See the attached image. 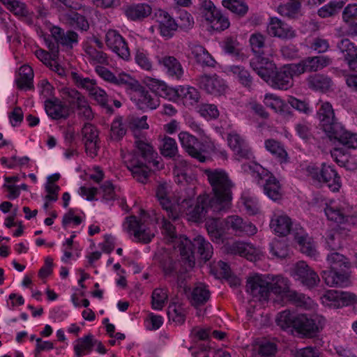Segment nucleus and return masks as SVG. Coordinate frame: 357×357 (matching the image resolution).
I'll return each mask as SVG.
<instances>
[{
  "label": "nucleus",
  "mask_w": 357,
  "mask_h": 357,
  "mask_svg": "<svg viewBox=\"0 0 357 357\" xmlns=\"http://www.w3.org/2000/svg\"><path fill=\"white\" fill-rule=\"evenodd\" d=\"M213 193L211 207L215 210L227 211L231 206L232 189L235 184L223 169H207L204 171Z\"/></svg>",
  "instance_id": "f257e3e1"
},
{
  "label": "nucleus",
  "mask_w": 357,
  "mask_h": 357,
  "mask_svg": "<svg viewBox=\"0 0 357 357\" xmlns=\"http://www.w3.org/2000/svg\"><path fill=\"white\" fill-rule=\"evenodd\" d=\"M157 155L151 144L141 139L135 140L128 168L137 181L142 183L146 182L151 165L158 168L159 162L155 160Z\"/></svg>",
  "instance_id": "f03ea898"
},
{
  "label": "nucleus",
  "mask_w": 357,
  "mask_h": 357,
  "mask_svg": "<svg viewBox=\"0 0 357 357\" xmlns=\"http://www.w3.org/2000/svg\"><path fill=\"white\" fill-rule=\"evenodd\" d=\"M177 248L180 252L182 263L186 271L192 269L195 264L194 250H197L199 257L204 262L208 261L213 255V247L209 242L198 236L193 241L188 238H180Z\"/></svg>",
  "instance_id": "7ed1b4c3"
},
{
  "label": "nucleus",
  "mask_w": 357,
  "mask_h": 357,
  "mask_svg": "<svg viewBox=\"0 0 357 357\" xmlns=\"http://www.w3.org/2000/svg\"><path fill=\"white\" fill-rule=\"evenodd\" d=\"M326 261L329 270L321 273L325 283L330 287L344 285L350 276L349 259L337 252H332L328 255Z\"/></svg>",
  "instance_id": "20e7f679"
},
{
  "label": "nucleus",
  "mask_w": 357,
  "mask_h": 357,
  "mask_svg": "<svg viewBox=\"0 0 357 357\" xmlns=\"http://www.w3.org/2000/svg\"><path fill=\"white\" fill-rule=\"evenodd\" d=\"M211 199L208 195H199L195 202L184 199L179 208V212L185 213L188 220L195 222H200L206 218L226 212L225 210H215L211 207Z\"/></svg>",
  "instance_id": "39448f33"
},
{
  "label": "nucleus",
  "mask_w": 357,
  "mask_h": 357,
  "mask_svg": "<svg viewBox=\"0 0 357 357\" xmlns=\"http://www.w3.org/2000/svg\"><path fill=\"white\" fill-rule=\"evenodd\" d=\"M325 319L317 314H299L294 320V329L303 336L312 337L319 332L324 325Z\"/></svg>",
  "instance_id": "423d86ee"
},
{
  "label": "nucleus",
  "mask_w": 357,
  "mask_h": 357,
  "mask_svg": "<svg viewBox=\"0 0 357 357\" xmlns=\"http://www.w3.org/2000/svg\"><path fill=\"white\" fill-rule=\"evenodd\" d=\"M317 116L319 121V126L328 138L337 129L340 128L341 124L337 122L334 109L330 102H324L321 103L317 112Z\"/></svg>",
  "instance_id": "0eeeda50"
},
{
  "label": "nucleus",
  "mask_w": 357,
  "mask_h": 357,
  "mask_svg": "<svg viewBox=\"0 0 357 357\" xmlns=\"http://www.w3.org/2000/svg\"><path fill=\"white\" fill-rule=\"evenodd\" d=\"M201 8L206 20L210 22L213 30L222 31L229 28L230 23L228 18L224 16L211 1H202Z\"/></svg>",
  "instance_id": "6e6552de"
},
{
  "label": "nucleus",
  "mask_w": 357,
  "mask_h": 357,
  "mask_svg": "<svg viewBox=\"0 0 357 357\" xmlns=\"http://www.w3.org/2000/svg\"><path fill=\"white\" fill-rule=\"evenodd\" d=\"M96 72L104 80L118 86H124L127 89L137 91L140 89V84L137 80L126 73H120L116 77L113 73L104 66L96 67Z\"/></svg>",
  "instance_id": "1a4fd4ad"
},
{
  "label": "nucleus",
  "mask_w": 357,
  "mask_h": 357,
  "mask_svg": "<svg viewBox=\"0 0 357 357\" xmlns=\"http://www.w3.org/2000/svg\"><path fill=\"white\" fill-rule=\"evenodd\" d=\"M197 84L207 93L215 96L222 95L227 89L223 79L216 75H202L196 78Z\"/></svg>",
  "instance_id": "9d476101"
},
{
  "label": "nucleus",
  "mask_w": 357,
  "mask_h": 357,
  "mask_svg": "<svg viewBox=\"0 0 357 357\" xmlns=\"http://www.w3.org/2000/svg\"><path fill=\"white\" fill-rule=\"evenodd\" d=\"M246 291L253 297L261 300H268L269 297L268 281L264 275H255L248 278Z\"/></svg>",
  "instance_id": "9b49d317"
},
{
  "label": "nucleus",
  "mask_w": 357,
  "mask_h": 357,
  "mask_svg": "<svg viewBox=\"0 0 357 357\" xmlns=\"http://www.w3.org/2000/svg\"><path fill=\"white\" fill-rule=\"evenodd\" d=\"M128 231L132 232L136 241L142 243H149L154 237V233L135 215L126 218Z\"/></svg>",
  "instance_id": "f8f14e48"
},
{
  "label": "nucleus",
  "mask_w": 357,
  "mask_h": 357,
  "mask_svg": "<svg viewBox=\"0 0 357 357\" xmlns=\"http://www.w3.org/2000/svg\"><path fill=\"white\" fill-rule=\"evenodd\" d=\"M178 138L181 146L191 157L201 162L206 161V156L202 155L204 151L202 149L203 144L197 137L188 132H181L178 135Z\"/></svg>",
  "instance_id": "ddd939ff"
},
{
  "label": "nucleus",
  "mask_w": 357,
  "mask_h": 357,
  "mask_svg": "<svg viewBox=\"0 0 357 357\" xmlns=\"http://www.w3.org/2000/svg\"><path fill=\"white\" fill-rule=\"evenodd\" d=\"M82 141L86 153L92 158L98 155L99 137L97 128L90 123H86L82 129Z\"/></svg>",
  "instance_id": "4468645a"
},
{
  "label": "nucleus",
  "mask_w": 357,
  "mask_h": 357,
  "mask_svg": "<svg viewBox=\"0 0 357 357\" xmlns=\"http://www.w3.org/2000/svg\"><path fill=\"white\" fill-rule=\"evenodd\" d=\"M294 275L296 280L309 288L314 287L320 281L317 273L303 261L296 263Z\"/></svg>",
  "instance_id": "2eb2a0df"
},
{
  "label": "nucleus",
  "mask_w": 357,
  "mask_h": 357,
  "mask_svg": "<svg viewBox=\"0 0 357 357\" xmlns=\"http://www.w3.org/2000/svg\"><path fill=\"white\" fill-rule=\"evenodd\" d=\"M105 41L107 47L119 57L127 60L130 57V51L123 38L115 30H109L106 33Z\"/></svg>",
  "instance_id": "dca6fc26"
},
{
  "label": "nucleus",
  "mask_w": 357,
  "mask_h": 357,
  "mask_svg": "<svg viewBox=\"0 0 357 357\" xmlns=\"http://www.w3.org/2000/svg\"><path fill=\"white\" fill-rule=\"evenodd\" d=\"M250 66L268 84L278 69L273 61L264 56H258L252 59Z\"/></svg>",
  "instance_id": "f3484780"
},
{
  "label": "nucleus",
  "mask_w": 357,
  "mask_h": 357,
  "mask_svg": "<svg viewBox=\"0 0 357 357\" xmlns=\"http://www.w3.org/2000/svg\"><path fill=\"white\" fill-rule=\"evenodd\" d=\"M330 303L328 305L334 308L352 305L357 303V296L354 293L342 291H328L324 296Z\"/></svg>",
  "instance_id": "a211bd4d"
},
{
  "label": "nucleus",
  "mask_w": 357,
  "mask_h": 357,
  "mask_svg": "<svg viewBox=\"0 0 357 357\" xmlns=\"http://www.w3.org/2000/svg\"><path fill=\"white\" fill-rule=\"evenodd\" d=\"M267 32L271 36L286 40L294 38L296 36L294 30L277 17L271 18L267 26Z\"/></svg>",
  "instance_id": "6ab92c4d"
},
{
  "label": "nucleus",
  "mask_w": 357,
  "mask_h": 357,
  "mask_svg": "<svg viewBox=\"0 0 357 357\" xmlns=\"http://www.w3.org/2000/svg\"><path fill=\"white\" fill-rule=\"evenodd\" d=\"M45 109L47 114L54 120L66 119L70 116V106L56 98L46 100Z\"/></svg>",
  "instance_id": "aec40b11"
},
{
  "label": "nucleus",
  "mask_w": 357,
  "mask_h": 357,
  "mask_svg": "<svg viewBox=\"0 0 357 357\" xmlns=\"http://www.w3.org/2000/svg\"><path fill=\"white\" fill-rule=\"evenodd\" d=\"M155 17L159 23L160 34L167 38H172L177 30L176 20L163 10L156 11L155 13Z\"/></svg>",
  "instance_id": "412c9836"
},
{
  "label": "nucleus",
  "mask_w": 357,
  "mask_h": 357,
  "mask_svg": "<svg viewBox=\"0 0 357 357\" xmlns=\"http://www.w3.org/2000/svg\"><path fill=\"white\" fill-rule=\"evenodd\" d=\"M50 31L54 40L63 47L71 50L78 43V34L73 30L64 31L61 27L53 26Z\"/></svg>",
  "instance_id": "4be33fe9"
},
{
  "label": "nucleus",
  "mask_w": 357,
  "mask_h": 357,
  "mask_svg": "<svg viewBox=\"0 0 357 357\" xmlns=\"http://www.w3.org/2000/svg\"><path fill=\"white\" fill-rule=\"evenodd\" d=\"M343 54L344 60L349 69L357 68V45L347 38L342 39L337 45Z\"/></svg>",
  "instance_id": "5701e85b"
},
{
  "label": "nucleus",
  "mask_w": 357,
  "mask_h": 357,
  "mask_svg": "<svg viewBox=\"0 0 357 357\" xmlns=\"http://www.w3.org/2000/svg\"><path fill=\"white\" fill-rule=\"evenodd\" d=\"M273 88L287 90L293 86V79L285 66L278 68L269 84Z\"/></svg>",
  "instance_id": "b1692460"
},
{
  "label": "nucleus",
  "mask_w": 357,
  "mask_h": 357,
  "mask_svg": "<svg viewBox=\"0 0 357 357\" xmlns=\"http://www.w3.org/2000/svg\"><path fill=\"white\" fill-rule=\"evenodd\" d=\"M152 13V8L148 3H133L125 8L126 16L132 21H142Z\"/></svg>",
  "instance_id": "393cba45"
},
{
  "label": "nucleus",
  "mask_w": 357,
  "mask_h": 357,
  "mask_svg": "<svg viewBox=\"0 0 357 357\" xmlns=\"http://www.w3.org/2000/svg\"><path fill=\"white\" fill-rule=\"evenodd\" d=\"M320 182L327 184L333 192L338 191L341 187L340 177L337 172L331 166L322 165L321 168Z\"/></svg>",
  "instance_id": "a878e982"
},
{
  "label": "nucleus",
  "mask_w": 357,
  "mask_h": 357,
  "mask_svg": "<svg viewBox=\"0 0 357 357\" xmlns=\"http://www.w3.org/2000/svg\"><path fill=\"white\" fill-rule=\"evenodd\" d=\"M225 248L228 254L238 255L250 261L255 259V256L254 255L255 249L249 244L244 242L236 241L231 244H227Z\"/></svg>",
  "instance_id": "bb28decb"
},
{
  "label": "nucleus",
  "mask_w": 357,
  "mask_h": 357,
  "mask_svg": "<svg viewBox=\"0 0 357 357\" xmlns=\"http://www.w3.org/2000/svg\"><path fill=\"white\" fill-rule=\"evenodd\" d=\"M158 63L162 66L169 75L180 78L183 73V68L180 62L174 56H157Z\"/></svg>",
  "instance_id": "cd10ccee"
},
{
  "label": "nucleus",
  "mask_w": 357,
  "mask_h": 357,
  "mask_svg": "<svg viewBox=\"0 0 357 357\" xmlns=\"http://www.w3.org/2000/svg\"><path fill=\"white\" fill-rule=\"evenodd\" d=\"M307 82L309 88L321 92L328 91L332 86V79L324 74H313L308 77Z\"/></svg>",
  "instance_id": "c85d7f7f"
},
{
  "label": "nucleus",
  "mask_w": 357,
  "mask_h": 357,
  "mask_svg": "<svg viewBox=\"0 0 357 357\" xmlns=\"http://www.w3.org/2000/svg\"><path fill=\"white\" fill-rule=\"evenodd\" d=\"M331 140H335L347 146L349 148H357V135L346 130L341 125L340 129H337L329 137Z\"/></svg>",
  "instance_id": "c756f323"
},
{
  "label": "nucleus",
  "mask_w": 357,
  "mask_h": 357,
  "mask_svg": "<svg viewBox=\"0 0 357 357\" xmlns=\"http://www.w3.org/2000/svg\"><path fill=\"white\" fill-rule=\"evenodd\" d=\"M225 223L229 228L236 231H244L250 234H254L257 231V228L252 224L243 222L241 218L236 215L227 217Z\"/></svg>",
  "instance_id": "7c9ffc66"
},
{
  "label": "nucleus",
  "mask_w": 357,
  "mask_h": 357,
  "mask_svg": "<svg viewBox=\"0 0 357 357\" xmlns=\"http://www.w3.org/2000/svg\"><path fill=\"white\" fill-rule=\"evenodd\" d=\"M211 292L207 287L203 283H199L192 289L190 303L192 306L197 307L204 305L209 300Z\"/></svg>",
  "instance_id": "2f4dec72"
},
{
  "label": "nucleus",
  "mask_w": 357,
  "mask_h": 357,
  "mask_svg": "<svg viewBox=\"0 0 357 357\" xmlns=\"http://www.w3.org/2000/svg\"><path fill=\"white\" fill-rule=\"evenodd\" d=\"M191 54L197 63L202 66L213 67L215 61L208 52L202 45H194L191 47Z\"/></svg>",
  "instance_id": "473e14b6"
},
{
  "label": "nucleus",
  "mask_w": 357,
  "mask_h": 357,
  "mask_svg": "<svg viewBox=\"0 0 357 357\" xmlns=\"http://www.w3.org/2000/svg\"><path fill=\"white\" fill-rule=\"evenodd\" d=\"M136 91H139L140 96L137 101V105L140 109H154L159 105V101L156 98V95L153 96L148 91H146L140 85V89Z\"/></svg>",
  "instance_id": "72a5a7b5"
},
{
  "label": "nucleus",
  "mask_w": 357,
  "mask_h": 357,
  "mask_svg": "<svg viewBox=\"0 0 357 357\" xmlns=\"http://www.w3.org/2000/svg\"><path fill=\"white\" fill-rule=\"evenodd\" d=\"M33 71L29 66H22L20 68L19 77L16 83L19 89H31L33 85Z\"/></svg>",
  "instance_id": "f704fd0d"
},
{
  "label": "nucleus",
  "mask_w": 357,
  "mask_h": 357,
  "mask_svg": "<svg viewBox=\"0 0 357 357\" xmlns=\"http://www.w3.org/2000/svg\"><path fill=\"white\" fill-rule=\"evenodd\" d=\"M270 226L276 233L281 236H286L291 230V221L289 217L280 215L273 218Z\"/></svg>",
  "instance_id": "c9c22d12"
},
{
  "label": "nucleus",
  "mask_w": 357,
  "mask_h": 357,
  "mask_svg": "<svg viewBox=\"0 0 357 357\" xmlns=\"http://www.w3.org/2000/svg\"><path fill=\"white\" fill-rule=\"evenodd\" d=\"M268 286L269 294L273 292L275 294H283L284 298L290 291L289 280L279 275L273 278L272 282L268 281Z\"/></svg>",
  "instance_id": "e433bc0d"
},
{
  "label": "nucleus",
  "mask_w": 357,
  "mask_h": 357,
  "mask_svg": "<svg viewBox=\"0 0 357 357\" xmlns=\"http://www.w3.org/2000/svg\"><path fill=\"white\" fill-rule=\"evenodd\" d=\"M160 150L161 155L165 158H173L174 160L179 158L177 144L175 139L172 137H164Z\"/></svg>",
  "instance_id": "4c0bfd02"
},
{
  "label": "nucleus",
  "mask_w": 357,
  "mask_h": 357,
  "mask_svg": "<svg viewBox=\"0 0 357 357\" xmlns=\"http://www.w3.org/2000/svg\"><path fill=\"white\" fill-rule=\"evenodd\" d=\"M264 190L265 194L273 201H277L282 198L280 183L274 176H270L266 180Z\"/></svg>",
  "instance_id": "58836bf2"
},
{
  "label": "nucleus",
  "mask_w": 357,
  "mask_h": 357,
  "mask_svg": "<svg viewBox=\"0 0 357 357\" xmlns=\"http://www.w3.org/2000/svg\"><path fill=\"white\" fill-rule=\"evenodd\" d=\"M250 45L256 57L263 56L266 54L268 47L265 43V37L259 33H255L250 37Z\"/></svg>",
  "instance_id": "ea45409f"
},
{
  "label": "nucleus",
  "mask_w": 357,
  "mask_h": 357,
  "mask_svg": "<svg viewBox=\"0 0 357 357\" xmlns=\"http://www.w3.org/2000/svg\"><path fill=\"white\" fill-rule=\"evenodd\" d=\"M265 146L281 163L287 162V153L279 142L273 139H267L265 141Z\"/></svg>",
  "instance_id": "a19ab883"
},
{
  "label": "nucleus",
  "mask_w": 357,
  "mask_h": 357,
  "mask_svg": "<svg viewBox=\"0 0 357 357\" xmlns=\"http://www.w3.org/2000/svg\"><path fill=\"white\" fill-rule=\"evenodd\" d=\"M291 304L296 307L307 308L311 305V299L305 294L298 293L294 290H291L287 294L285 298Z\"/></svg>",
  "instance_id": "79ce46f5"
},
{
  "label": "nucleus",
  "mask_w": 357,
  "mask_h": 357,
  "mask_svg": "<svg viewBox=\"0 0 357 357\" xmlns=\"http://www.w3.org/2000/svg\"><path fill=\"white\" fill-rule=\"evenodd\" d=\"M301 7L300 0H289L284 5H280L278 7V12L283 16L294 18L300 11Z\"/></svg>",
  "instance_id": "37998d69"
},
{
  "label": "nucleus",
  "mask_w": 357,
  "mask_h": 357,
  "mask_svg": "<svg viewBox=\"0 0 357 357\" xmlns=\"http://www.w3.org/2000/svg\"><path fill=\"white\" fill-rule=\"evenodd\" d=\"M0 1L16 16L27 17L29 14L26 6L23 2L17 0H0Z\"/></svg>",
  "instance_id": "c03bdc74"
},
{
  "label": "nucleus",
  "mask_w": 357,
  "mask_h": 357,
  "mask_svg": "<svg viewBox=\"0 0 357 357\" xmlns=\"http://www.w3.org/2000/svg\"><path fill=\"white\" fill-rule=\"evenodd\" d=\"M344 1H333L322 6L318 10V15L323 18L333 17L337 15L343 8Z\"/></svg>",
  "instance_id": "a18cd8bd"
},
{
  "label": "nucleus",
  "mask_w": 357,
  "mask_h": 357,
  "mask_svg": "<svg viewBox=\"0 0 357 357\" xmlns=\"http://www.w3.org/2000/svg\"><path fill=\"white\" fill-rule=\"evenodd\" d=\"M331 59L325 56L308 57L305 59L307 68L309 72H315L330 65Z\"/></svg>",
  "instance_id": "49530a36"
},
{
  "label": "nucleus",
  "mask_w": 357,
  "mask_h": 357,
  "mask_svg": "<svg viewBox=\"0 0 357 357\" xmlns=\"http://www.w3.org/2000/svg\"><path fill=\"white\" fill-rule=\"evenodd\" d=\"M222 4L239 17H243L248 11V5L240 0H223Z\"/></svg>",
  "instance_id": "de8ad7c7"
},
{
  "label": "nucleus",
  "mask_w": 357,
  "mask_h": 357,
  "mask_svg": "<svg viewBox=\"0 0 357 357\" xmlns=\"http://www.w3.org/2000/svg\"><path fill=\"white\" fill-rule=\"evenodd\" d=\"M231 72L236 75L239 82L248 89H251L252 86V77L248 70L240 66H233L231 67Z\"/></svg>",
  "instance_id": "09e8293b"
},
{
  "label": "nucleus",
  "mask_w": 357,
  "mask_h": 357,
  "mask_svg": "<svg viewBox=\"0 0 357 357\" xmlns=\"http://www.w3.org/2000/svg\"><path fill=\"white\" fill-rule=\"evenodd\" d=\"M66 20L70 26L76 25L77 28L82 31H86L89 29V24L86 18L78 13L67 15Z\"/></svg>",
  "instance_id": "8fccbe9b"
},
{
  "label": "nucleus",
  "mask_w": 357,
  "mask_h": 357,
  "mask_svg": "<svg viewBox=\"0 0 357 357\" xmlns=\"http://www.w3.org/2000/svg\"><path fill=\"white\" fill-rule=\"evenodd\" d=\"M90 95L101 107L106 109L107 114H113L114 109L107 104V94L104 90L97 86L96 89L92 90Z\"/></svg>",
  "instance_id": "3c124183"
},
{
  "label": "nucleus",
  "mask_w": 357,
  "mask_h": 357,
  "mask_svg": "<svg viewBox=\"0 0 357 357\" xmlns=\"http://www.w3.org/2000/svg\"><path fill=\"white\" fill-rule=\"evenodd\" d=\"M78 341L79 343L74 347L75 354L78 356L82 355V350H85L87 353L91 352L93 347L97 342V340H93V335L91 334L79 339Z\"/></svg>",
  "instance_id": "603ef678"
},
{
  "label": "nucleus",
  "mask_w": 357,
  "mask_h": 357,
  "mask_svg": "<svg viewBox=\"0 0 357 357\" xmlns=\"http://www.w3.org/2000/svg\"><path fill=\"white\" fill-rule=\"evenodd\" d=\"M296 315L290 311L284 310L280 312L276 318L278 326L283 329L294 327V320H296Z\"/></svg>",
  "instance_id": "864d4df0"
},
{
  "label": "nucleus",
  "mask_w": 357,
  "mask_h": 357,
  "mask_svg": "<svg viewBox=\"0 0 357 357\" xmlns=\"http://www.w3.org/2000/svg\"><path fill=\"white\" fill-rule=\"evenodd\" d=\"M123 117L118 116L112 122L110 129L111 138L114 140H120L126 133V128L122 123Z\"/></svg>",
  "instance_id": "5fc2aeb1"
},
{
  "label": "nucleus",
  "mask_w": 357,
  "mask_h": 357,
  "mask_svg": "<svg viewBox=\"0 0 357 357\" xmlns=\"http://www.w3.org/2000/svg\"><path fill=\"white\" fill-rule=\"evenodd\" d=\"M272 255L278 258H285L288 255L289 248L285 241L275 240L270 244Z\"/></svg>",
  "instance_id": "6e6d98bb"
},
{
  "label": "nucleus",
  "mask_w": 357,
  "mask_h": 357,
  "mask_svg": "<svg viewBox=\"0 0 357 357\" xmlns=\"http://www.w3.org/2000/svg\"><path fill=\"white\" fill-rule=\"evenodd\" d=\"M222 47L226 53L235 57H238L241 54L239 43L236 37H227L223 41Z\"/></svg>",
  "instance_id": "4d7b16f0"
},
{
  "label": "nucleus",
  "mask_w": 357,
  "mask_h": 357,
  "mask_svg": "<svg viewBox=\"0 0 357 357\" xmlns=\"http://www.w3.org/2000/svg\"><path fill=\"white\" fill-rule=\"evenodd\" d=\"M211 273L215 278L228 279L231 275L230 267L227 263L219 261L216 265L211 267Z\"/></svg>",
  "instance_id": "13d9d810"
},
{
  "label": "nucleus",
  "mask_w": 357,
  "mask_h": 357,
  "mask_svg": "<svg viewBox=\"0 0 357 357\" xmlns=\"http://www.w3.org/2000/svg\"><path fill=\"white\" fill-rule=\"evenodd\" d=\"M167 300V290L157 288L152 293V306L154 309L161 310Z\"/></svg>",
  "instance_id": "bf43d9fd"
},
{
  "label": "nucleus",
  "mask_w": 357,
  "mask_h": 357,
  "mask_svg": "<svg viewBox=\"0 0 357 357\" xmlns=\"http://www.w3.org/2000/svg\"><path fill=\"white\" fill-rule=\"evenodd\" d=\"M84 51L93 61L100 64L107 63V54L102 51L97 50L92 45L86 44Z\"/></svg>",
  "instance_id": "052dcab7"
},
{
  "label": "nucleus",
  "mask_w": 357,
  "mask_h": 357,
  "mask_svg": "<svg viewBox=\"0 0 357 357\" xmlns=\"http://www.w3.org/2000/svg\"><path fill=\"white\" fill-rule=\"evenodd\" d=\"M162 208L165 210L167 213V215L169 218L175 220L178 218L179 211H178L177 208H180L178 206H176L172 204V201L167 197L158 200Z\"/></svg>",
  "instance_id": "680f3d73"
},
{
  "label": "nucleus",
  "mask_w": 357,
  "mask_h": 357,
  "mask_svg": "<svg viewBox=\"0 0 357 357\" xmlns=\"http://www.w3.org/2000/svg\"><path fill=\"white\" fill-rule=\"evenodd\" d=\"M66 94L68 98V105H67L70 106V110L75 107H77L78 105L84 103V100H86L85 97L75 89H68Z\"/></svg>",
  "instance_id": "e2e57ef3"
},
{
  "label": "nucleus",
  "mask_w": 357,
  "mask_h": 357,
  "mask_svg": "<svg viewBox=\"0 0 357 357\" xmlns=\"http://www.w3.org/2000/svg\"><path fill=\"white\" fill-rule=\"evenodd\" d=\"M71 77L78 86L87 89L89 91V94L93 89L97 87L96 80L91 79L89 77L82 78L75 72L71 73Z\"/></svg>",
  "instance_id": "0e129e2a"
},
{
  "label": "nucleus",
  "mask_w": 357,
  "mask_h": 357,
  "mask_svg": "<svg viewBox=\"0 0 357 357\" xmlns=\"http://www.w3.org/2000/svg\"><path fill=\"white\" fill-rule=\"evenodd\" d=\"M295 239L301 246V250L303 253L310 257H314L316 255L317 251L314 245L310 241H307L305 236L296 235Z\"/></svg>",
  "instance_id": "69168bd1"
},
{
  "label": "nucleus",
  "mask_w": 357,
  "mask_h": 357,
  "mask_svg": "<svg viewBox=\"0 0 357 357\" xmlns=\"http://www.w3.org/2000/svg\"><path fill=\"white\" fill-rule=\"evenodd\" d=\"M325 213L328 219L338 223L347 221V217L337 208L327 206L325 208Z\"/></svg>",
  "instance_id": "338daca9"
},
{
  "label": "nucleus",
  "mask_w": 357,
  "mask_h": 357,
  "mask_svg": "<svg viewBox=\"0 0 357 357\" xmlns=\"http://www.w3.org/2000/svg\"><path fill=\"white\" fill-rule=\"evenodd\" d=\"M259 355L263 357H270L275 354L277 351V346L275 343L265 341L262 342L257 349Z\"/></svg>",
  "instance_id": "774afa93"
}]
</instances>
